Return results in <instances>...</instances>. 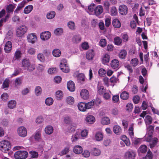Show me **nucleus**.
I'll return each instance as SVG.
<instances>
[{
  "mask_svg": "<svg viewBox=\"0 0 159 159\" xmlns=\"http://www.w3.org/2000/svg\"><path fill=\"white\" fill-rule=\"evenodd\" d=\"M11 144L9 142L4 140L0 142V150L4 153H7L11 149Z\"/></svg>",
  "mask_w": 159,
  "mask_h": 159,
  "instance_id": "nucleus-1",
  "label": "nucleus"
},
{
  "mask_svg": "<svg viewBox=\"0 0 159 159\" xmlns=\"http://www.w3.org/2000/svg\"><path fill=\"white\" fill-rule=\"evenodd\" d=\"M28 155V152L26 151L19 150L15 153L14 157L16 159H25Z\"/></svg>",
  "mask_w": 159,
  "mask_h": 159,
  "instance_id": "nucleus-2",
  "label": "nucleus"
},
{
  "mask_svg": "<svg viewBox=\"0 0 159 159\" xmlns=\"http://www.w3.org/2000/svg\"><path fill=\"white\" fill-rule=\"evenodd\" d=\"M27 27L25 25H22L18 27L16 30V35L18 37H22L26 33Z\"/></svg>",
  "mask_w": 159,
  "mask_h": 159,
  "instance_id": "nucleus-3",
  "label": "nucleus"
},
{
  "mask_svg": "<svg viewBox=\"0 0 159 159\" xmlns=\"http://www.w3.org/2000/svg\"><path fill=\"white\" fill-rule=\"evenodd\" d=\"M119 12L122 15H125L128 12V8L125 5H121L119 7Z\"/></svg>",
  "mask_w": 159,
  "mask_h": 159,
  "instance_id": "nucleus-4",
  "label": "nucleus"
},
{
  "mask_svg": "<svg viewBox=\"0 0 159 159\" xmlns=\"http://www.w3.org/2000/svg\"><path fill=\"white\" fill-rule=\"evenodd\" d=\"M18 133L19 135L24 137L27 135V132L26 128L24 126H20L18 129Z\"/></svg>",
  "mask_w": 159,
  "mask_h": 159,
  "instance_id": "nucleus-5",
  "label": "nucleus"
},
{
  "mask_svg": "<svg viewBox=\"0 0 159 159\" xmlns=\"http://www.w3.org/2000/svg\"><path fill=\"white\" fill-rule=\"evenodd\" d=\"M135 155V152L131 150L127 151L125 152V157L127 159H134Z\"/></svg>",
  "mask_w": 159,
  "mask_h": 159,
  "instance_id": "nucleus-6",
  "label": "nucleus"
},
{
  "mask_svg": "<svg viewBox=\"0 0 159 159\" xmlns=\"http://www.w3.org/2000/svg\"><path fill=\"white\" fill-rule=\"evenodd\" d=\"M51 34L49 31H45L42 33L40 34L41 39L43 40H47L51 37Z\"/></svg>",
  "mask_w": 159,
  "mask_h": 159,
  "instance_id": "nucleus-7",
  "label": "nucleus"
},
{
  "mask_svg": "<svg viewBox=\"0 0 159 159\" xmlns=\"http://www.w3.org/2000/svg\"><path fill=\"white\" fill-rule=\"evenodd\" d=\"M80 95L81 98L84 99H87L89 97V92L86 89H82L81 91Z\"/></svg>",
  "mask_w": 159,
  "mask_h": 159,
  "instance_id": "nucleus-8",
  "label": "nucleus"
},
{
  "mask_svg": "<svg viewBox=\"0 0 159 159\" xmlns=\"http://www.w3.org/2000/svg\"><path fill=\"white\" fill-rule=\"evenodd\" d=\"M111 67L114 69L116 70L119 69L120 66L118 60L116 59L112 60L111 61Z\"/></svg>",
  "mask_w": 159,
  "mask_h": 159,
  "instance_id": "nucleus-9",
  "label": "nucleus"
},
{
  "mask_svg": "<svg viewBox=\"0 0 159 159\" xmlns=\"http://www.w3.org/2000/svg\"><path fill=\"white\" fill-rule=\"evenodd\" d=\"M103 8L102 6L98 5L94 9V12L97 16H98L102 13Z\"/></svg>",
  "mask_w": 159,
  "mask_h": 159,
  "instance_id": "nucleus-10",
  "label": "nucleus"
},
{
  "mask_svg": "<svg viewBox=\"0 0 159 159\" xmlns=\"http://www.w3.org/2000/svg\"><path fill=\"white\" fill-rule=\"evenodd\" d=\"M12 47V43L11 41H7L6 43L4 50L6 53H9L11 50Z\"/></svg>",
  "mask_w": 159,
  "mask_h": 159,
  "instance_id": "nucleus-11",
  "label": "nucleus"
},
{
  "mask_svg": "<svg viewBox=\"0 0 159 159\" xmlns=\"http://www.w3.org/2000/svg\"><path fill=\"white\" fill-rule=\"evenodd\" d=\"M67 87L68 90L71 92H74L75 89V84L71 80L68 81L67 84Z\"/></svg>",
  "mask_w": 159,
  "mask_h": 159,
  "instance_id": "nucleus-12",
  "label": "nucleus"
},
{
  "mask_svg": "<svg viewBox=\"0 0 159 159\" xmlns=\"http://www.w3.org/2000/svg\"><path fill=\"white\" fill-rule=\"evenodd\" d=\"M28 41L29 43H34L37 39V37L35 34L32 33L29 34L27 37Z\"/></svg>",
  "mask_w": 159,
  "mask_h": 159,
  "instance_id": "nucleus-13",
  "label": "nucleus"
},
{
  "mask_svg": "<svg viewBox=\"0 0 159 159\" xmlns=\"http://www.w3.org/2000/svg\"><path fill=\"white\" fill-rule=\"evenodd\" d=\"M154 127L152 125H150L147 126V133L148 134V137L152 138V135L154 132Z\"/></svg>",
  "mask_w": 159,
  "mask_h": 159,
  "instance_id": "nucleus-14",
  "label": "nucleus"
},
{
  "mask_svg": "<svg viewBox=\"0 0 159 159\" xmlns=\"http://www.w3.org/2000/svg\"><path fill=\"white\" fill-rule=\"evenodd\" d=\"M94 52L93 49L88 50L86 53V58L89 60H92L94 56Z\"/></svg>",
  "mask_w": 159,
  "mask_h": 159,
  "instance_id": "nucleus-15",
  "label": "nucleus"
},
{
  "mask_svg": "<svg viewBox=\"0 0 159 159\" xmlns=\"http://www.w3.org/2000/svg\"><path fill=\"white\" fill-rule=\"evenodd\" d=\"M15 7V5L12 4H10L7 5L6 8L7 13L9 14L13 13Z\"/></svg>",
  "mask_w": 159,
  "mask_h": 159,
  "instance_id": "nucleus-16",
  "label": "nucleus"
},
{
  "mask_svg": "<svg viewBox=\"0 0 159 159\" xmlns=\"http://www.w3.org/2000/svg\"><path fill=\"white\" fill-rule=\"evenodd\" d=\"M103 135L102 132L98 131L96 133L95 137L96 140L97 141H100L102 140Z\"/></svg>",
  "mask_w": 159,
  "mask_h": 159,
  "instance_id": "nucleus-17",
  "label": "nucleus"
},
{
  "mask_svg": "<svg viewBox=\"0 0 159 159\" xmlns=\"http://www.w3.org/2000/svg\"><path fill=\"white\" fill-rule=\"evenodd\" d=\"M113 131L116 134L120 135L122 133V129L119 126L116 125L113 127Z\"/></svg>",
  "mask_w": 159,
  "mask_h": 159,
  "instance_id": "nucleus-18",
  "label": "nucleus"
},
{
  "mask_svg": "<svg viewBox=\"0 0 159 159\" xmlns=\"http://www.w3.org/2000/svg\"><path fill=\"white\" fill-rule=\"evenodd\" d=\"M90 153L94 156H98L100 154L101 151L98 148H93L91 149Z\"/></svg>",
  "mask_w": 159,
  "mask_h": 159,
  "instance_id": "nucleus-19",
  "label": "nucleus"
},
{
  "mask_svg": "<svg viewBox=\"0 0 159 159\" xmlns=\"http://www.w3.org/2000/svg\"><path fill=\"white\" fill-rule=\"evenodd\" d=\"M73 151L75 153L77 154H80L82 152L83 149L81 146L77 145L74 147Z\"/></svg>",
  "mask_w": 159,
  "mask_h": 159,
  "instance_id": "nucleus-20",
  "label": "nucleus"
},
{
  "mask_svg": "<svg viewBox=\"0 0 159 159\" xmlns=\"http://www.w3.org/2000/svg\"><path fill=\"white\" fill-rule=\"evenodd\" d=\"M85 103L83 102H80L78 104V109L81 111H86Z\"/></svg>",
  "mask_w": 159,
  "mask_h": 159,
  "instance_id": "nucleus-21",
  "label": "nucleus"
},
{
  "mask_svg": "<svg viewBox=\"0 0 159 159\" xmlns=\"http://www.w3.org/2000/svg\"><path fill=\"white\" fill-rule=\"evenodd\" d=\"M113 26L116 28H119L121 26V23L120 20L117 19H114L112 21Z\"/></svg>",
  "mask_w": 159,
  "mask_h": 159,
  "instance_id": "nucleus-22",
  "label": "nucleus"
},
{
  "mask_svg": "<svg viewBox=\"0 0 159 159\" xmlns=\"http://www.w3.org/2000/svg\"><path fill=\"white\" fill-rule=\"evenodd\" d=\"M110 57L107 54H105L103 56L102 59V63L104 64L108 63L110 61Z\"/></svg>",
  "mask_w": 159,
  "mask_h": 159,
  "instance_id": "nucleus-23",
  "label": "nucleus"
},
{
  "mask_svg": "<svg viewBox=\"0 0 159 159\" xmlns=\"http://www.w3.org/2000/svg\"><path fill=\"white\" fill-rule=\"evenodd\" d=\"M86 121L89 124H93L95 121L94 117L92 115L88 116L86 118Z\"/></svg>",
  "mask_w": 159,
  "mask_h": 159,
  "instance_id": "nucleus-24",
  "label": "nucleus"
},
{
  "mask_svg": "<svg viewBox=\"0 0 159 159\" xmlns=\"http://www.w3.org/2000/svg\"><path fill=\"white\" fill-rule=\"evenodd\" d=\"M120 98L124 100H126L129 97V93L128 92L124 91L120 95Z\"/></svg>",
  "mask_w": 159,
  "mask_h": 159,
  "instance_id": "nucleus-25",
  "label": "nucleus"
},
{
  "mask_svg": "<svg viewBox=\"0 0 159 159\" xmlns=\"http://www.w3.org/2000/svg\"><path fill=\"white\" fill-rule=\"evenodd\" d=\"M33 7L32 5H30L26 6L24 9V12L26 14L29 13L32 11Z\"/></svg>",
  "mask_w": 159,
  "mask_h": 159,
  "instance_id": "nucleus-26",
  "label": "nucleus"
},
{
  "mask_svg": "<svg viewBox=\"0 0 159 159\" xmlns=\"http://www.w3.org/2000/svg\"><path fill=\"white\" fill-rule=\"evenodd\" d=\"M95 6V5L94 4L92 3L88 6L87 11L89 12V14H92L93 12H94Z\"/></svg>",
  "mask_w": 159,
  "mask_h": 159,
  "instance_id": "nucleus-27",
  "label": "nucleus"
},
{
  "mask_svg": "<svg viewBox=\"0 0 159 159\" xmlns=\"http://www.w3.org/2000/svg\"><path fill=\"white\" fill-rule=\"evenodd\" d=\"M127 52L125 49H122L119 54V57L121 59H125L127 55Z\"/></svg>",
  "mask_w": 159,
  "mask_h": 159,
  "instance_id": "nucleus-28",
  "label": "nucleus"
},
{
  "mask_svg": "<svg viewBox=\"0 0 159 159\" xmlns=\"http://www.w3.org/2000/svg\"><path fill=\"white\" fill-rule=\"evenodd\" d=\"M53 128L51 125L47 126L45 129V131L46 133L48 134H51L53 132Z\"/></svg>",
  "mask_w": 159,
  "mask_h": 159,
  "instance_id": "nucleus-29",
  "label": "nucleus"
},
{
  "mask_svg": "<svg viewBox=\"0 0 159 159\" xmlns=\"http://www.w3.org/2000/svg\"><path fill=\"white\" fill-rule=\"evenodd\" d=\"M118 14L117 10L115 6L112 7L110 9V14L111 16H116Z\"/></svg>",
  "mask_w": 159,
  "mask_h": 159,
  "instance_id": "nucleus-30",
  "label": "nucleus"
},
{
  "mask_svg": "<svg viewBox=\"0 0 159 159\" xmlns=\"http://www.w3.org/2000/svg\"><path fill=\"white\" fill-rule=\"evenodd\" d=\"M53 56L55 57H59L61 55V51L58 49H54L52 52Z\"/></svg>",
  "mask_w": 159,
  "mask_h": 159,
  "instance_id": "nucleus-31",
  "label": "nucleus"
},
{
  "mask_svg": "<svg viewBox=\"0 0 159 159\" xmlns=\"http://www.w3.org/2000/svg\"><path fill=\"white\" fill-rule=\"evenodd\" d=\"M74 98L71 96H69L66 99V102L68 104L72 105L74 103Z\"/></svg>",
  "mask_w": 159,
  "mask_h": 159,
  "instance_id": "nucleus-32",
  "label": "nucleus"
},
{
  "mask_svg": "<svg viewBox=\"0 0 159 159\" xmlns=\"http://www.w3.org/2000/svg\"><path fill=\"white\" fill-rule=\"evenodd\" d=\"M98 92L100 95H102L105 92V89L102 86H98L97 87Z\"/></svg>",
  "mask_w": 159,
  "mask_h": 159,
  "instance_id": "nucleus-33",
  "label": "nucleus"
},
{
  "mask_svg": "<svg viewBox=\"0 0 159 159\" xmlns=\"http://www.w3.org/2000/svg\"><path fill=\"white\" fill-rule=\"evenodd\" d=\"M147 147L145 145H141L139 148L138 152L139 153L141 152L142 153H145L147 152Z\"/></svg>",
  "mask_w": 159,
  "mask_h": 159,
  "instance_id": "nucleus-34",
  "label": "nucleus"
},
{
  "mask_svg": "<svg viewBox=\"0 0 159 159\" xmlns=\"http://www.w3.org/2000/svg\"><path fill=\"white\" fill-rule=\"evenodd\" d=\"M110 120L107 117H104L102 118L101 120V123L103 125H107L110 124Z\"/></svg>",
  "mask_w": 159,
  "mask_h": 159,
  "instance_id": "nucleus-35",
  "label": "nucleus"
},
{
  "mask_svg": "<svg viewBox=\"0 0 159 159\" xmlns=\"http://www.w3.org/2000/svg\"><path fill=\"white\" fill-rule=\"evenodd\" d=\"M56 96L57 99L60 100L63 97V92L61 90H58L56 92Z\"/></svg>",
  "mask_w": 159,
  "mask_h": 159,
  "instance_id": "nucleus-36",
  "label": "nucleus"
},
{
  "mask_svg": "<svg viewBox=\"0 0 159 159\" xmlns=\"http://www.w3.org/2000/svg\"><path fill=\"white\" fill-rule=\"evenodd\" d=\"M56 15L55 12L53 11H51L48 13L47 15V17L48 19H51L54 18Z\"/></svg>",
  "mask_w": 159,
  "mask_h": 159,
  "instance_id": "nucleus-37",
  "label": "nucleus"
},
{
  "mask_svg": "<svg viewBox=\"0 0 159 159\" xmlns=\"http://www.w3.org/2000/svg\"><path fill=\"white\" fill-rule=\"evenodd\" d=\"M72 40L74 43H78L81 41V38L80 35H77L74 36Z\"/></svg>",
  "mask_w": 159,
  "mask_h": 159,
  "instance_id": "nucleus-38",
  "label": "nucleus"
},
{
  "mask_svg": "<svg viewBox=\"0 0 159 159\" xmlns=\"http://www.w3.org/2000/svg\"><path fill=\"white\" fill-rule=\"evenodd\" d=\"M77 79L79 82L83 83V82L85 80L84 75L83 74H79L78 76Z\"/></svg>",
  "mask_w": 159,
  "mask_h": 159,
  "instance_id": "nucleus-39",
  "label": "nucleus"
},
{
  "mask_svg": "<svg viewBox=\"0 0 159 159\" xmlns=\"http://www.w3.org/2000/svg\"><path fill=\"white\" fill-rule=\"evenodd\" d=\"M103 5L105 9L107 12H109V7L110 5V2L108 1H104L103 2Z\"/></svg>",
  "mask_w": 159,
  "mask_h": 159,
  "instance_id": "nucleus-40",
  "label": "nucleus"
},
{
  "mask_svg": "<svg viewBox=\"0 0 159 159\" xmlns=\"http://www.w3.org/2000/svg\"><path fill=\"white\" fill-rule=\"evenodd\" d=\"M128 133L131 139H133L134 137V128L133 125H131L129 128Z\"/></svg>",
  "mask_w": 159,
  "mask_h": 159,
  "instance_id": "nucleus-41",
  "label": "nucleus"
},
{
  "mask_svg": "<svg viewBox=\"0 0 159 159\" xmlns=\"http://www.w3.org/2000/svg\"><path fill=\"white\" fill-rule=\"evenodd\" d=\"M16 102L14 100L10 101L8 104V107L11 109H13L15 107Z\"/></svg>",
  "mask_w": 159,
  "mask_h": 159,
  "instance_id": "nucleus-42",
  "label": "nucleus"
},
{
  "mask_svg": "<svg viewBox=\"0 0 159 159\" xmlns=\"http://www.w3.org/2000/svg\"><path fill=\"white\" fill-rule=\"evenodd\" d=\"M53 100L51 98H47L45 100V103L47 105L50 106L53 103Z\"/></svg>",
  "mask_w": 159,
  "mask_h": 159,
  "instance_id": "nucleus-43",
  "label": "nucleus"
},
{
  "mask_svg": "<svg viewBox=\"0 0 159 159\" xmlns=\"http://www.w3.org/2000/svg\"><path fill=\"white\" fill-rule=\"evenodd\" d=\"M60 69L64 72L67 73L69 72L70 69L67 65L60 66Z\"/></svg>",
  "mask_w": 159,
  "mask_h": 159,
  "instance_id": "nucleus-44",
  "label": "nucleus"
},
{
  "mask_svg": "<svg viewBox=\"0 0 159 159\" xmlns=\"http://www.w3.org/2000/svg\"><path fill=\"white\" fill-rule=\"evenodd\" d=\"M114 42L115 44L117 45H120L122 43V39L119 37H116L114 38Z\"/></svg>",
  "mask_w": 159,
  "mask_h": 159,
  "instance_id": "nucleus-45",
  "label": "nucleus"
},
{
  "mask_svg": "<svg viewBox=\"0 0 159 159\" xmlns=\"http://www.w3.org/2000/svg\"><path fill=\"white\" fill-rule=\"evenodd\" d=\"M22 66L26 67L29 66L30 64L29 60L27 59H24L23 60L22 62Z\"/></svg>",
  "mask_w": 159,
  "mask_h": 159,
  "instance_id": "nucleus-46",
  "label": "nucleus"
},
{
  "mask_svg": "<svg viewBox=\"0 0 159 159\" xmlns=\"http://www.w3.org/2000/svg\"><path fill=\"white\" fill-rule=\"evenodd\" d=\"M21 56V52L19 50H17L15 52L14 55V59L15 60H18L20 59Z\"/></svg>",
  "mask_w": 159,
  "mask_h": 159,
  "instance_id": "nucleus-47",
  "label": "nucleus"
},
{
  "mask_svg": "<svg viewBox=\"0 0 159 159\" xmlns=\"http://www.w3.org/2000/svg\"><path fill=\"white\" fill-rule=\"evenodd\" d=\"M37 57L38 59L41 62H44L45 61V57L43 53H39Z\"/></svg>",
  "mask_w": 159,
  "mask_h": 159,
  "instance_id": "nucleus-48",
  "label": "nucleus"
},
{
  "mask_svg": "<svg viewBox=\"0 0 159 159\" xmlns=\"http://www.w3.org/2000/svg\"><path fill=\"white\" fill-rule=\"evenodd\" d=\"M35 92L37 96L40 95L42 92V89L39 86H37L35 89Z\"/></svg>",
  "mask_w": 159,
  "mask_h": 159,
  "instance_id": "nucleus-49",
  "label": "nucleus"
},
{
  "mask_svg": "<svg viewBox=\"0 0 159 159\" xmlns=\"http://www.w3.org/2000/svg\"><path fill=\"white\" fill-rule=\"evenodd\" d=\"M63 30L61 28H57L55 30L54 34L57 35H60L63 33Z\"/></svg>",
  "mask_w": 159,
  "mask_h": 159,
  "instance_id": "nucleus-50",
  "label": "nucleus"
},
{
  "mask_svg": "<svg viewBox=\"0 0 159 159\" xmlns=\"http://www.w3.org/2000/svg\"><path fill=\"white\" fill-rule=\"evenodd\" d=\"M146 119V125H149L151 124L152 120L151 117L147 115L145 117Z\"/></svg>",
  "mask_w": 159,
  "mask_h": 159,
  "instance_id": "nucleus-51",
  "label": "nucleus"
},
{
  "mask_svg": "<svg viewBox=\"0 0 159 159\" xmlns=\"http://www.w3.org/2000/svg\"><path fill=\"white\" fill-rule=\"evenodd\" d=\"M153 155L152 152L150 151H148L145 157L143 159H152Z\"/></svg>",
  "mask_w": 159,
  "mask_h": 159,
  "instance_id": "nucleus-52",
  "label": "nucleus"
},
{
  "mask_svg": "<svg viewBox=\"0 0 159 159\" xmlns=\"http://www.w3.org/2000/svg\"><path fill=\"white\" fill-rule=\"evenodd\" d=\"M69 28L72 30H74L75 28V24L74 22L72 21H70L67 24Z\"/></svg>",
  "mask_w": 159,
  "mask_h": 159,
  "instance_id": "nucleus-53",
  "label": "nucleus"
},
{
  "mask_svg": "<svg viewBox=\"0 0 159 159\" xmlns=\"http://www.w3.org/2000/svg\"><path fill=\"white\" fill-rule=\"evenodd\" d=\"M131 65L134 67H135L138 63V60L137 58L132 59L130 61Z\"/></svg>",
  "mask_w": 159,
  "mask_h": 159,
  "instance_id": "nucleus-54",
  "label": "nucleus"
},
{
  "mask_svg": "<svg viewBox=\"0 0 159 159\" xmlns=\"http://www.w3.org/2000/svg\"><path fill=\"white\" fill-rule=\"evenodd\" d=\"M133 108V105L131 103H128L126 106V110L129 112L131 111Z\"/></svg>",
  "mask_w": 159,
  "mask_h": 159,
  "instance_id": "nucleus-55",
  "label": "nucleus"
},
{
  "mask_svg": "<svg viewBox=\"0 0 159 159\" xmlns=\"http://www.w3.org/2000/svg\"><path fill=\"white\" fill-rule=\"evenodd\" d=\"M10 80L9 79H6L3 83L2 86L3 88H7L9 86Z\"/></svg>",
  "mask_w": 159,
  "mask_h": 159,
  "instance_id": "nucleus-56",
  "label": "nucleus"
},
{
  "mask_svg": "<svg viewBox=\"0 0 159 159\" xmlns=\"http://www.w3.org/2000/svg\"><path fill=\"white\" fill-rule=\"evenodd\" d=\"M80 134L79 133H76L75 134L73 135L71 140L72 142H75L78 139L79 137Z\"/></svg>",
  "mask_w": 159,
  "mask_h": 159,
  "instance_id": "nucleus-57",
  "label": "nucleus"
},
{
  "mask_svg": "<svg viewBox=\"0 0 159 159\" xmlns=\"http://www.w3.org/2000/svg\"><path fill=\"white\" fill-rule=\"evenodd\" d=\"M29 153L31 155L32 158H37L38 157V154L37 152L32 151H30Z\"/></svg>",
  "mask_w": 159,
  "mask_h": 159,
  "instance_id": "nucleus-58",
  "label": "nucleus"
},
{
  "mask_svg": "<svg viewBox=\"0 0 159 159\" xmlns=\"http://www.w3.org/2000/svg\"><path fill=\"white\" fill-rule=\"evenodd\" d=\"M100 45L101 47H104L107 45L106 40L105 39H101L99 42Z\"/></svg>",
  "mask_w": 159,
  "mask_h": 159,
  "instance_id": "nucleus-59",
  "label": "nucleus"
},
{
  "mask_svg": "<svg viewBox=\"0 0 159 159\" xmlns=\"http://www.w3.org/2000/svg\"><path fill=\"white\" fill-rule=\"evenodd\" d=\"M86 109H89L93 107L94 105L93 102L92 101L90 102L85 103Z\"/></svg>",
  "mask_w": 159,
  "mask_h": 159,
  "instance_id": "nucleus-60",
  "label": "nucleus"
},
{
  "mask_svg": "<svg viewBox=\"0 0 159 159\" xmlns=\"http://www.w3.org/2000/svg\"><path fill=\"white\" fill-rule=\"evenodd\" d=\"M140 100V97L138 95H136L134 97L133 101L134 103L136 104L138 103Z\"/></svg>",
  "mask_w": 159,
  "mask_h": 159,
  "instance_id": "nucleus-61",
  "label": "nucleus"
},
{
  "mask_svg": "<svg viewBox=\"0 0 159 159\" xmlns=\"http://www.w3.org/2000/svg\"><path fill=\"white\" fill-rule=\"evenodd\" d=\"M107 72V71L103 68H100L98 71V74L101 76H104Z\"/></svg>",
  "mask_w": 159,
  "mask_h": 159,
  "instance_id": "nucleus-62",
  "label": "nucleus"
},
{
  "mask_svg": "<svg viewBox=\"0 0 159 159\" xmlns=\"http://www.w3.org/2000/svg\"><path fill=\"white\" fill-rule=\"evenodd\" d=\"M122 38L123 39V41L124 42H126L128 40V35L126 34H122Z\"/></svg>",
  "mask_w": 159,
  "mask_h": 159,
  "instance_id": "nucleus-63",
  "label": "nucleus"
},
{
  "mask_svg": "<svg viewBox=\"0 0 159 159\" xmlns=\"http://www.w3.org/2000/svg\"><path fill=\"white\" fill-rule=\"evenodd\" d=\"M41 133L39 131H38L36 132L35 135L34 136V139L35 140H39L40 139Z\"/></svg>",
  "mask_w": 159,
  "mask_h": 159,
  "instance_id": "nucleus-64",
  "label": "nucleus"
}]
</instances>
